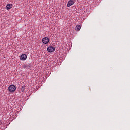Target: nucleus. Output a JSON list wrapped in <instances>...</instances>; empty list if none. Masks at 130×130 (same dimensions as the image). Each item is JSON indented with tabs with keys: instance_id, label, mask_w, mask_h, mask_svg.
<instances>
[{
	"instance_id": "f257e3e1",
	"label": "nucleus",
	"mask_w": 130,
	"mask_h": 130,
	"mask_svg": "<svg viewBox=\"0 0 130 130\" xmlns=\"http://www.w3.org/2000/svg\"><path fill=\"white\" fill-rule=\"evenodd\" d=\"M8 90L9 92L13 93V92H15L16 91V86L13 84H11L8 87Z\"/></svg>"
},
{
	"instance_id": "f03ea898",
	"label": "nucleus",
	"mask_w": 130,
	"mask_h": 130,
	"mask_svg": "<svg viewBox=\"0 0 130 130\" xmlns=\"http://www.w3.org/2000/svg\"><path fill=\"white\" fill-rule=\"evenodd\" d=\"M48 52H54L55 51V48L53 46H49L47 49Z\"/></svg>"
},
{
	"instance_id": "7ed1b4c3",
	"label": "nucleus",
	"mask_w": 130,
	"mask_h": 130,
	"mask_svg": "<svg viewBox=\"0 0 130 130\" xmlns=\"http://www.w3.org/2000/svg\"><path fill=\"white\" fill-rule=\"evenodd\" d=\"M42 41L44 44H47L49 42V39L47 37H45L42 39Z\"/></svg>"
},
{
	"instance_id": "20e7f679",
	"label": "nucleus",
	"mask_w": 130,
	"mask_h": 130,
	"mask_svg": "<svg viewBox=\"0 0 130 130\" xmlns=\"http://www.w3.org/2000/svg\"><path fill=\"white\" fill-rule=\"evenodd\" d=\"M20 60H26L27 59V55L25 54H22L20 57Z\"/></svg>"
},
{
	"instance_id": "39448f33",
	"label": "nucleus",
	"mask_w": 130,
	"mask_h": 130,
	"mask_svg": "<svg viewBox=\"0 0 130 130\" xmlns=\"http://www.w3.org/2000/svg\"><path fill=\"white\" fill-rule=\"evenodd\" d=\"M74 4H75V2H74L73 0H71L69 1L67 4L68 8H70V7H71V6H73V5H74Z\"/></svg>"
},
{
	"instance_id": "423d86ee",
	"label": "nucleus",
	"mask_w": 130,
	"mask_h": 130,
	"mask_svg": "<svg viewBox=\"0 0 130 130\" xmlns=\"http://www.w3.org/2000/svg\"><path fill=\"white\" fill-rule=\"evenodd\" d=\"M12 8H13V4H8L6 6V9L7 10H11V9H12Z\"/></svg>"
},
{
	"instance_id": "0eeeda50",
	"label": "nucleus",
	"mask_w": 130,
	"mask_h": 130,
	"mask_svg": "<svg viewBox=\"0 0 130 130\" xmlns=\"http://www.w3.org/2000/svg\"><path fill=\"white\" fill-rule=\"evenodd\" d=\"M81 25H76V27H75V30L76 31H80V30H81Z\"/></svg>"
},
{
	"instance_id": "6e6552de",
	"label": "nucleus",
	"mask_w": 130,
	"mask_h": 130,
	"mask_svg": "<svg viewBox=\"0 0 130 130\" xmlns=\"http://www.w3.org/2000/svg\"><path fill=\"white\" fill-rule=\"evenodd\" d=\"M24 91H25V87L22 86L21 88V92H24Z\"/></svg>"
},
{
	"instance_id": "1a4fd4ad",
	"label": "nucleus",
	"mask_w": 130,
	"mask_h": 130,
	"mask_svg": "<svg viewBox=\"0 0 130 130\" xmlns=\"http://www.w3.org/2000/svg\"><path fill=\"white\" fill-rule=\"evenodd\" d=\"M22 68L23 69H26V68H27V65L26 64L22 65Z\"/></svg>"
}]
</instances>
